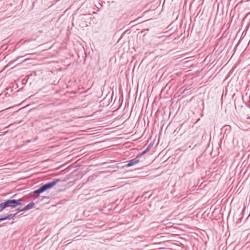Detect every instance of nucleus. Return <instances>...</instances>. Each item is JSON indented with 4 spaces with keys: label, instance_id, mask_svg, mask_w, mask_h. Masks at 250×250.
<instances>
[{
    "label": "nucleus",
    "instance_id": "obj_1",
    "mask_svg": "<svg viewBox=\"0 0 250 250\" xmlns=\"http://www.w3.org/2000/svg\"><path fill=\"white\" fill-rule=\"evenodd\" d=\"M61 181L60 179H54L51 182H48L40 187L37 189L34 190L33 193L34 194H40L47 190L53 188L57 183Z\"/></svg>",
    "mask_w": 250,
    "mask_h": 250
},
{
    "label": "nucleus",
    "instance_id": "obj_2",
    "mask_svg": "<svg viewBox=\"0 0 250 250\" xmlns=\"http://www.w3.org/2000/svg\"><path fill=\"white\" fill-rule=\"evenodd\" d=\"M6 205L7 208H15L19 206L22 205V202L23 201V198L19 199H9L4 201Z\"/></svg>",
    "mask_w": 250,
    "mask_h": 250
},
{
    "label": "nucleus",
    "instance_id": "obj_3",
    "mask_svg": "<svg viewBox=\"0 0 250 250\" xmlns=\"http://www.w3.org/2000/svg\"><path fill=\"white\" fill-rule=\"evenodd\" d=\"M140 161V159H136L135 158L132 159L129 161L126 162L127 164L122 167V168H124L128 167H130L135 165L137 163H138Z\"/></svg>",
    "mask_w": 250,
    "mask_h": 250
},
{
    "label": "nucleus",
    "instance_id": "obj_4",
    "mask_svg": "<svg viewBox=\"0 0 250 250\" xmlns=\"http://www.w3.org/2000/svg\"><path fill=\"white\" fill-rule=\"evenodd\" d=\"M231 126L229 125H225L221 128L222 132H224V134H226V135L230 132Z\"/></svg>",
    "mask_w": 250,
    "mask_h": 250
},
{
    "label": "nucleus",
    "instance_id": "obj_5",
    "mask_svg": "<svg viewBox=\"0 0 250 250\" xmlns=\"http://www.w3.org/2000/svg\"><path fill=\"white\" fill-rule=\"evenodd\" d=\"M35 206V203L33 202H30L27 205L25 206L24 208H23L24 211L28 210L29 209H32Z\"/></svg>",
    "mask_w": 250,
    "mask_h": 250
},
{
    "label": "nucleus",
    "instance_id": "obj_6",
    "mask_svg": "<svg viewBox=\"0 0 250 250\" xmlns=\"http://www.w3.org/2000/svg\"><path fill=\"white\" fill-rule=\"evenodd\" d=\"M6 208H7V206L5 201L0 203V212H1L3 210L5 209Z\"/></svg>",
    "mask_w": 250,
    "mask_h": 250
},
{
    "label": "nucleus",
    "instance_id": "obj_7",
    "mask_svg": "<svg viewBox=\"0 0 250 250\" xmlns=\"http://www.w3.org/2000/svg\"><path fill=\"white\" fill-rule=\"evenodd\" d=\"M8 214L9 220H14L15 216H16L15 213H13V214L8 213Z\"/></svg>",
    "mask_w": 250,
    "mask_h": 250
},
{
    "label": "nucleus",
    "instance_id": "obj_8",
    "mask_svg": "<svg viewBox=\"0 0 250 250\" xmlns=\"http://www.w3.org/2000/svg\"><path fill=\"white\" fill-rule=\"evenodd\" d=\"M1 222L3 221H4V220H9V218H8V213L3 215L2 217H0V218Z\"/></svg>",
    "mask_w": 250,
    "mask_h": 250
},
{
    "label": "nucleus",
    "instance_id": "obj_9",
    "mask_svg": "<svg viewBox=\"0 0 250 250\" xmlns=\"http://www.w3.org/2000/svg\"><path fill=\"white\" fill-rule=\"evenodd\" d=\"M22 57H17L16 59L14 60L13 61H10L8 63V66H9L11 65V63H13L14 62H16L17 60H18L19 59H20V58H21Z\"/></svg>",
    "mask_w": 250,
    "mask_h": 250
},
{
    "label": "nucleus",
    "instance_id": "obj_10",
    "mask_svg": "<svg viewBox=\"0 0 250 250\" xmlns=\"http://www.w3.org/2000/svg\"><path fill=\"white\" fill-rule=\"evenodd\" d=\"M145 153H144V152L143 151L141 153H139L138 154H137L135 157L136 159H139V157H140L141 156L145 155Z\"/></svg>",
    "mask_w": 250,
    "mask_h": 250
},
{
    "label": "nucleus",
    "instance_id": "obj_11",
    "mask_svg": "<svg viewBox=\"0 0 250 250\" xmlns=\"http://www.w3.org/2000/svg\"><path fill=\"white\" fill-rule=\"evenodd\" d=\"M16 213H15L16 214V215H17V214L18 213H19V212H21V211H24V209H23V208H21V209L18 208V209H17L16 210Z\"/></svg>",
    "mask_w": 250,
    "mask_h": 250
},
{
    "label": "nucleus",
    "instance_id": "obj_12",
    "mask_svg": "<svg viewBox=\"0 0 250 250\" xmlns=\"http://www.w3.org/2000/svg\"><path fill=\"white\" fill-rule=\"evenodd\" d=\"M149 151V149H148L147 148H146L143 151L144 152V153L145 154H146L147 152H148V151Z\"/></svg>",
    "mask_w": 250,
    "mask_h": 250
},
{
    "label": "nucleus",
    "instance_id": "obj_13",
    "mask_svg": "<svg viewBox=\"0 0 250 250\" xmlns=\"http://www.w3.org/2000/svg\"><path fill=\"white\" fill-rule=\"evenodd\" d=\"M153 142H151L148 146H149L150 147H152L153 146Z\"/></svg>",
    "mask_w": 250,
    "mask_h": 250
},
{
    "label": "nucleus",
    "instance_id": "obj_14",
    "mask_svg": "<svg viewBox=\"0 0 250 250\" xmlns=\"http://www.w3.org/2000/svg\"><path fill=\"white\" fill-rule=\"evenodd\" d=\"M42 200H43V199H49V197H48V196H43V197H42Z\"/></svg>",
    "mask_w": 250,
    "mask_h": 250
},
{
    "label": "nucleus",
    "instance_id": "obj_15",
    "mask_svg": "<svg viewBox=\"0 0 250 250\" xmlns=\"http://www.w3.org/2000/svg\"><path fill=\"white\" fill-rule=\"evenodd\" d=\"M146 148H147L148 149H149V150H150V149L151 148V147H150L149 146H147Z\"/></svg>",
    "mask_w": 250,
    "mask_h": 250
},
{
    "label": "nucleus",
    "instance_id": "obj_16",
    "mask_svg": "<svg viewBox=\"0 0 250 250\" xmlns=\"http://www.w3.org/2000/svg\"><path fill=\"white\" fill-rule=\"evenodd\" d=\"M16 194H15V195H14L13 196V197H15V196H16Z\"/></svg>",
    "mask_w": 250,
    "mask_h": 250
},
{
    "label": "nucleus",
    "instance_id": "obj_17",
    "mask_svg": "<svg viewBox=\"0 0 250 250\" xmlns=\"http://www.w3.org/2000/svg\"><path fill=\"white\" fill-rule=\"evenodd\" d=\"M30 142V141L29 140H28V141H27V142H28V143H29Z\"/></svg>",
    "mask_w": 250,
    "mask_h": 250
}]
</instances>
